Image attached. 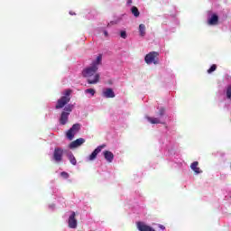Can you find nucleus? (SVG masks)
Here are the masks:
<instances>
[{"mask_svg":"<svg viewBox=\"0 0 231 231\" xmlns=\"http://www.w3.org/2000/svg\"><path fill=\"white\" fill-rule=\"evenodd\" d=\"M226 98H228V100H231V85L227 86L226 88Z\"/></svg>","mask_w":231,"mask_h":231,"instance_id":"obj_18","label":"nucleus"},{"mask_svg":"<svg viewBox=\"0 0 231 231\" xmlns=\"http://www.w3.org/2000/svg\"><path fill=\"white\" fill-rule=\"evenodd\" d=\"M69 228H77L78 222H77V214L75 211L71 212V215L69 217L68 220Z\"/></svg>","mask_w":231,"mask_h":231,"instance_id":"obj_8","label":"nucleus"},{"mask_svg":"<svg viewBox=\"0 0 231 231\" xmlns=\"http://www.w3.org/2000/svg\"><path fill=\"white\" fill-rule=\"evenodd\" d=\"M100 64H102V54H99L96 60L92 61L90 67H88L82 71L83 77L87 79L88 84H98L100 82V74L97 73Z\"/></svg>","mask_w":231,"mask_h":231,"instance_id":"obj_1","label":"nucleus"},{"mask_svg":"<svg viewBox=\"0 0 231 231\" xmlns=\"http://www.w3.org/2000/svg\"><path fill=\"white\" fill-rule=\"evenodd\" d=\"M198 165H199V162H194L191 163L190 169H192L196 174H201V172H203V171H201V169H199V167H198Z\"/></svg>","mask_w":231,"mask_h":231,"instance_id":"obj_13","label":"nucleus"},{"mask_svg":"<svg viewBox=\"0 0 231 231\" xmlns=\"http://www.w3.org/2000/svg\"><path fill=\"white\" fill-rule=\"evenodd\" d=\"M60 176H62V177L65 178V179L69 178V174H68V172H66V171H62V172L60 173Z\"/></svg>","mask_w":231,"mask_h":231,"instance_id":"obj_23","label":"nucleus"},{"mask_svg":"<svg viewBox=\"0 0 231 231\" xmlns=\"http://www.w3.org/2000/svg\"><path fill=\"white\" fill-rule=\"evenodd\" d=\"M163 115H165V108L161 107L159 110V116H163Z\"/></svg>","mask_w":231,"mask_h":231,"instance_id":"obj_22","label":"nucleus"},{"mask_svg":"<svg viewBox=\"0 0 231 231\" xmlns=\"http://www.w3.org/2000/svg\"><path fill=\"white\" fill-rule=\"evenodd\" d=\"M103 156L108 163H113V160H115V154H113V152L105 151L103 152Z\"/></svg>","mask_w":231,"mask_h":231,"instance_id":"obj_10","label":"nucleus"},{"mask_svg":"<svg viewBox=\"0 0 231 231\" xmlns=\"http://www.w3.org/2000/svg\"><path fill=\"white\" fill-rule=\"evenodd\" d=\"M79 131H80V124H74L71 128L68 130L66 137L68 140L71 141L75 138V134H79Z\"/></svg>","mask_w":231,"mask_h":231,"instance_id":"obj_5","label":"nucleus"},{"mask_svg":"<svg viewBox=\"0 0 231 231\" xmlns=\"http://www.w3.org/2000/svg\"><path fill=\"white\" fill-rule=\"evenodd\" d=\"M70 95H71V90L67 89L65 91V96H63L60 99H58L56 106H55L56 109H62V107H64V106H66L69 102V100H71Z\"/></svg>","mask_w":231,"mask_h":231,"instance_id":"obj_3","label":"nucleus"},{"mask_svg":"<svg viewBox=\"0 0 231 231\" xmlns=\"http://www.w3.org/2000/svg\"><path fill=\"white\" fill-rule=\"evenodd\" d=\"M216 69H217V65L213 64V65L208 69V73H214V71H216Z\"/></svg>","mask_w":231,"mask_h":231,"instance_id":"obj_19","label":"nucleus"},{"mask_svg":"<svg viewBox=\"0 0 231 231\" xmlns=\"http://www.w3.org/2000/svg\"><path fill=\"white\" fill-rule=\"evenodd\" d=\"M127 5H133V0H127Z\"/></svg>","mask_w":231,"mask_h":231,"instance_id":"obj_25","label":"nucleus"},{"mask_svg":"<svg viewBox=\"0 0 231 231\" xmlns=\"http://www.w3.org/2000/svg\"><path fill=\"white\" fill-rule=\"evenodd\" d=\"M159 228H161V230H165V226H163V225H159Z\"/></svg>","mask_w":231,"mask_h":231,"instance_id":"obj_24","label":"nucleus"},{"mask_svg":"<svg viewBox=\"0 0 231 231\" xmlns=\"http://www.w3.org/2000/svg\"><path fill=\"white\" fill-rule=\"evenodd\" d=\"M86 143V139L84 138H79L73 142H71L69 145V149H77V147H80L82 143Z\"/></svg>","mask_w":231,"mask_h":231,"instance_id":"obj_9","label":"nucleus"},{"mask_svg":"<svg viewBox=\"0 0 231 231\" xmlns=\"http://www.w3.org/2000/svg\"><path fill=\"white\" fill-rule=\"evenodd\" d=\"M85 93H88L89 95H91V97H95L96 91H95L94 88H87V89L85 90Z\"/></svg>","mask_w":231,"mask_h":231,"instance_id":"obj_20","label":"nucleus"},{"mask_svg":"<svg viewBox=\"0 0 231 231\" xmlns=\"http://www.w3.org/2000/svg\"><path fill=\"white\" fill-rule=\"evenodd\" d=\"M103 96L106 98H115V91H113V88H106L103 91Z\"/></svg>","mask_w":231,"mask_h":231,"instance_id":"obj_11","label":"nucleus"},{"mask_svg":"<svg viewBox=\"0 0 231 231\" xmlns=\"http://www.w3.org/2000/svg\"><path fill=\"white\" fill-rule=\"evenodd\" d=\"M68 159L72 165H77V159L75 158V155H73L71 152L68 153Z\"/></svg>","mask_w":231,"mask_h":231,"instance_id":"obj_15","label":"nucleus"},{"mask_svg":"<svg viewBox=\"0 0 231 231\" xmlns=\"http://www.w3.org/2000/svg\"><path fill=\"white\" fill-rule=\"evenodd\" d=\"M106 148V144H102L97 146L92 153L88 156V161L93 162L94 160H97V156H98L99 152H102V149Z\"/></svg>","mask_w":231,"mask_h":231,"instance_id":"obj_7","label":"nucleus"},{"mask_svg":"<svg viewBox=\"0 0 231 231\" xmlns=\"http://www.w3.org/2000/svg\"><path fill=\"white\" fill-rule=\"evenodd\" d=\"M146 120H148V122L150 124H162V121L160 120V118L158 117H150V116H147L146 117Z\"/></svg>","mask_w":231,"mask_h":231,"instance_id":"obj_14","label":"nucleus"},{"mask_svg":"<svg viewBox=\"0 0 231 231\" xmlns=\"http://www.w3.org/2000/svg\"><path fill=\"white\" fill-rule=\"evenodd\" d=\"M62 156H64V150L62 148H55L53 152V160L57 163L62 162Z\"/></svg>","mask_w":231,"mask_h":231,"instance_id":"obj_6","label":"nucleus"},{"mask_svg":"<svg viewBox=\"0 0 231 231\" xmlns=\"http://www.w3.org/2000/svg\"><path fill=\"white\" fill-rule=\"evenodd\" d=\"M120 36L122 37V39H127V32L125 31H122L120 32Z\"/></svg>","mask_w":231,"mask_h":231,"instance_id":"obj_21","label":"nucleus"},{"mask_svg":"<svg viewBox=\"0 0 231 231\" xmlns=\"http://www.w3.org/2000/svg\"><path fill=\"white\" fill-rule=\"evenodd\" d=\"M71 111H73L72 106L69 105L64 107L60 117V125H66L68 124V120L69 118V115L71 114Z\"/></svg>","mask_w":231,"mask_h":231,"instance_id":"obj_2","label":"nucleus"},{"mask_svg":"<svg viewBox=\"0 0 231 231\" xmlns=\"http://www.w3.org/2000/svg\"><path fill=\"white\" fill-rule=\"evenodd\" d=\"M160 53L157 51H151L144 57V61L146 64H159L158 56Z\"/></svg>","mask_w":231,"mask_h":231,"instance_id":"obj_4","label":"nucleus"},{"mask_svg":"<svg viewBox=\"0 0 231 231\" xmlns=\"http://www.w3.org/2000/svg\"><path fill=\"white\" fill-rule=\"evenodd\" d=\"M139 33H140L141 37H144L145 36V24L141 23L139 25Z\"/></svg>","mask_w":231,"mask_h":231,"instance_id":"obj_16","label":"nucleus"},{"mask_svg":"<svg viewBox=\"0 0 231 231\" xmlns=\"http://www.w3.org/2000/svg\"><path fill=\"white\" fill-rule=\"evenodd\" d=\"M105 37H107L109 34L107 33V31H104Z\"/></svg>","mask_w":231,"mask_h":231,"instance_id":"obj_26","label":"nucleus"},{"mask_svg":"<svg viewBox=\"0 0 231 231\" xmlns=\"http://www.w3.org/2000/svg\"><path fill=\"white\" fill-rule=\"evenodd\" d=\"M210 26H216L219 23V16L217 14L211 15V19L208 21Z\"/></svg>","mask_w":231,"mask_h":231,"instance_id":"obj_12","label":"nucleus"},{"mask_svg":"<svg viewBox=\"0 0 231 231\" xmlns=\"http://www.w3.org/2000/svg\"><path fill=\"white\" fill-rule=\"evenodd\" d=\"M131 11L133 15H134V17H140V11L138 10V7L133 6Z\"/></svg>","mask_w":231,"mask_h":231,"instance_id":"obj_17","label":"nucleus"}]
</instances>
